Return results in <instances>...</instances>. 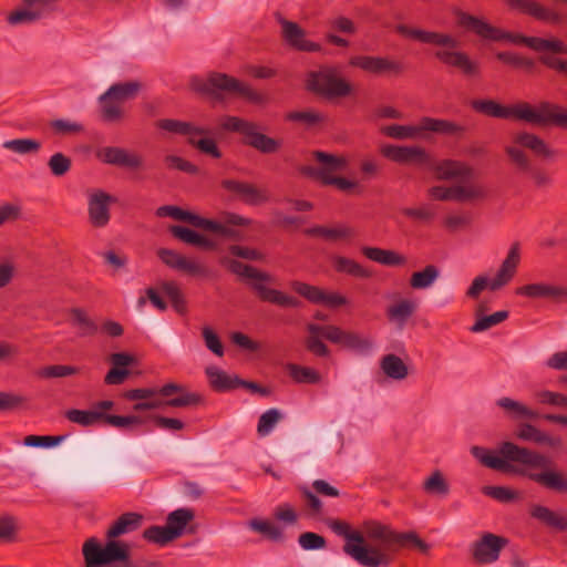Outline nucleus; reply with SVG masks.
Listing matches in <instances>:
<instances>
[{
    "mask_svg": "<svg viewBox=\"0 0 567 567\" xmlns=\"http://www.w3.org/2000/svg\"><path fill=\"white\" fill-rule=\"evenodd\" d=\"M434 55L443 64L457 69L465 78L475 79L481 75L480 63L463 51L439 50Z\"/></svg>",
    "mask_w": 567,
    "mask_h": 567,
    "instance_id": "obj_18",
    "label": "nucleus"
},
{
    "mask_svg": "<svg viewBox=\"0 0 567 567\" xmlns=\"http://www.w3.org/2000/svg\"><path fill=\"white\" fill-rule=\"evenodd\" d=\"M177 219L188 221L194 227L200 228L204 233L213 235L218 238H233L240 237L239 227L248 225V218L238 215H227L228 218L224 220H213L203 217L202 215H171Z\"/></svg>",
    "mask_w": 567,
    "mask_h": 567,
    "instance_id": "obj_11",
    "label": "nucleus"
},
{
    "mask_svg": "<svg viewBox=\"0 0 567 567\" xmlns=\"http://www.w3.org/2000/svg\"><path fill=\"white\" fill-rule=\"evenodd\" d=\"M515 293L529 299H567V287L547 282H533L516 288Z\"/></svg>",
    "mask_w": 567,
    "mask_h": 567,
    "instance_id": "obj_27",
    "label": "nucleus"
},
{
    "mask_svg": "<svg viewBox=\"0 0 567 567\" xmlns=\"http://www.w3.org/2000/svg\"><path fill=\"white\" fill-rule=\"evenodd\" d=\"M223 264L226 265L233 274H235L241 278L248 279V280L250 278H262L264 277V275L261 274V270H259L252 266L243 264L236 259L224 258Z\"/></svg>",
    "mask_w": 567,
    "mask_h": 567,
    "instance_id": "obj_60",
    "label": "nucleus"
},
{
    "mask_svg": "<svg viewBox=\"0 0 567 567\" xmlns=\"http://www.w3.org/2000/svg\"><path fill=\"white\" fill-rule=\"evenodd\" d=\"M326 332L327 340L359 354H367L373 348L371 339L359 332L346 331L337 326H329Z\"/></svg>",
    "mask_w": 567,
    "mask_h": 567,
    "instance_id": "obj_16",
    "label": "nucleus"
},
{
    "mask_svg": "<svg viewBox=\"0 0 567 567\" xmlns=\"http://www.w3.org/2000/svg\"><path fill=\"white\" fill-rule=\"evenodd\" d=\"M312 158L318 166L303 165L299 168V173L320 184L321 186H333L337 190L354 195L362 192V186L358 181L337 176V173L344 171L348 166V159L344 156L330 154L323 151H313Z\"/></svg>",
    "mask_w": 567,
    "mask_h": 567,
    "instance_id": "obj_5",
    "label": "nucleus"
},
{
    "mask_svg": "<svg viewBox=\"0 0 567 567\" xmlns=\"http://www.w3.org/2000/svg\"><path fill=\"white\" fill-rule=\"evenodd\" d=\"M362 251L367 258L381 265L396 266L404 262V258L392 250H385L375 247H364Z\"/></svg>",
    "mask_w": 567,
    "mask_h": 567,
    "instance_id": "obj_45",
    "label": "nucleus"
},
{
    "mask_svg": "<svg viewBox=\"0 0 567 567\" xmlns=\"http://www.w3.org/2000/svg\"><path fill=\"white\" fill-rule=\"evenodd\" d=\"M423 489L432 495L446 496L450 486L440 471H434L423 483Z\"/></svg>",
    "mask_w": 567,
    "mask_h": 567,
    "instance_id": "obj_54",
    "label": "nucleus"
},
{
    "mask_svg": "<svg viewBox=\"0 0 567 567\" xmlns=\"http://www.w3.org/2000/svg\"><path fill=\"white\" fill-rule=\"evenodd\" d=\"M281 413L278 409H269L264 412L257 424V433L259 436H267L272 432L277 423L281 419Z\"/></svg>",
    "mask_w": 567,
    "mask_h": 567,
    "instance_id": "obj_59",
    "label": "nucleus"
},
{
    "mask_svg": "<svg viewBox=\"0 0 567 567\" xmlns=\"http://www.w3.org/2000/svg\"><path fill=\"white\" fill-rule=\"evenodd\" d=\"M281 27L282 40L293 50L300 52H319L321 45L306 38V31L297 23L285 19L281 13H275Z\"/></svg>",
    "mask_w": 567,
    "mask_h": 567,
    "instance_id": "obj_14",
    "label": "nucleus"
},
{
    "mask_svg": "<svg viewBox=\"0 0 567 567\" xmlns=\"http://www.w3.org/2000/svg\"><path fill=\"white\" fill-rule=\"evenodd\" d=\"M142 84L138 81L116 83L109 87L105 96H111L123 103L134 99L141 91Z\"/></svg>",
    "mask_w": 567,
    "mask_h": 567,
    "instance_id": "obj_44",
    "label": "nucleus"
},
{
    "mask_svg": "<svg viewBox=\"0 0 567 567\" xmlns=\"http://www.w3.org/2000/svg\"><path fill=\"white\" fill-rule=\"evenodd\" d=\"M327 328H329V326H319L315 323H309L307 326L309 337L307 338L306 346L309 351L318 357H327L329 354L327 346L320 340V337L327 339Z\"/></svg>",
    "mask_w": 567,
    "mask_h": 567,
    "instance_id": "obj_36",
    "label": "nucleus"
},
{
    "mask_svg": "<svg viewBox=\"0 0 567 567\" xmlns=\"http://www.w3.org/2000/svg\"><path fill=\"white\" fill-rule=\"evenodd\" d=\"M523 148H527L536 156L545 159L555 158L558 155V151L551 148L538 135L529 132L515 134L512 138V143L504 148L509 162L518 172L527 173L536 187H549L553 184L551 176L543 168L533 167L530 158Z\"/></svg>",
    "mask_w": 567,
    "mask_h": 567,
    "instance_id": "obj_4",
    "label": "nucleus"
},
{
    "mask_svg": "<svg viewBox=\"0 0 567 567\" xmlns=\"http://www.w3.org/2000/svg\"><path fill=\"white\" fill-rule=\"evenodd\" d=\"M349 64L375 75L384 73L398 74L403 70L400 62L383 56L357 55L349 60Z\"/></svg>",
    "mask_w": 567,
    "mask_h": 567,
    "instance_id": "obj_22",
    "label": "nucleus"
},
{
    "mask_svg": "<svg viewBox=\"0 0 567 567\" xmlns=\"http://www.w3.org/2000/svg\"><path fill=\"white\" fill-rule=\"evenodd\" d=\"M188 143L195 148H197L200 153L209 155L213 158L221 157V153L217 146V143L213 138H196V135H192L188 138Z\"/></svg>",
    "mask_w": 567,
    "mask_h": 567,
    "instance_id": "obj_63",
    "label": "nucleus"
},
{
    "mask_svg": "<svg viewBox=\"0 0 567 567\" xmlns=\"http://www.w3.org/2000/svg\"><path fill=\"white\" fill-rule=\"evenodd\" d=\"M292 289L312 303L324 305L331 308H336L347 303V298L341 296L340 293L333 291H326L305 282H292Z\"/></svg>",
    "mask_w": 567,
    "mask_h": 567,
    "instance_id": "obj_23",
    "label": "nucleus"
},
{
    "mask_svg": "<svg viewBox=\"0 0 567 567\" xmlns=\"http://www.w3.org/2000/svg\"><path fill=\"white\" fill-rule=\"evenodd\" d=\"M261 274L264 275L262 278H250L249 280L251 281V288L257 292L258 297L262 301L275 303L281 307L295 308L299 306L300 302L295 297L285 295L279 290L269 288L267 286V282H270L272 280V277L265 271H261Z\"/></svg>",
    "mask_w": 567,
    "mask_h": 567,
    "instance_id": "obj_21",
    "label": "nucleus"
},
{
    "mask_svg": "<svg viewBox=\"0 0 567 567\" xmlns=\"http://www.w3.org/2000/svg\"><path fill=\"white\" fill-rule=\"evenodd\" d=\"M454 16L456 18L457 27L462 28L465 31L473 32L477 37L483 40L489 41H509L514 44H523L522 39H526V35L523 34H514L511 32L503 31L484 19L470 14L460 9L454 11Z\"/></svg>",
    "mask_w": 567,
    "mask_h": 567,
    "instance_id": "obj_12",
    "label": "nucleus"
},
{
    "mask_svg": "<svg viewBox=\"0 0 567 567\" xmlns=\"http://www.w3.org/2000/svg\"><path fill=\"white\" fill-rule=\"evenodd\" d=\"M3 147L18 154H30L39 152L41 143L32 138H17L6 141Z\"/></svg>",
    "mask_w": 567,
    "mask_h": 567,
    "instance_id": "obj_61",
    "label": "nucleus"
},
{
    "mask_svg": "<svg viewBox=\"0 0 567 567\" xmlns=\"http://www.w3.org/2000/svg\"><path fill=\"white\" fill-rule=\"evenodd\" d=\"M248 525L252 530L261 534L270 540L279 542L282 539L281 528L269 520L255 518L251 519Z\"/></svg>",
    "mask_w": 567,
    "mask_h": 567,
    "instance_id": "obj_55",
    "label": "nucleus"
},
{
    "mask_svg": "<svg viewBox=\"0 0 567 567\" xmlns=\"http://www.w3.org/2000/svg\"><path fill=\"white\" fill-rule=\"evenodd\" d=\"M65 417L78 425L87 427L97 424L99 422H104L105 413L101 411L92 410H79V409H70L65 412Z\"/></svg>",
    "mask_w": 567,
    "mask_h": 567,
    "instance_id": "obj_42",
    "label": "nucleus"
},
{
    "mask_svg": "<svg viewBox=\"0 0 567 567\" xmlns=\"http://www.w3.org/2000/svg\"><path fill=\"white\" fill-rule=\"evenodd\" d=\"M398 33L406 38H411L421 43L433 44L436 47H445L449 49H455L458 42L454 37L447 33L425 31L421 29L410 28L405 24H399L396 27Z\"/></svg>",
    "mask_w": 567,
    "mask_h": 567,
    "instance_id": "obj_24",
    "label": "nucleus"
},
{
    "mask_svg": "<svg viewBox=\"0 0 567 567\" xmlns=\"http://www.w3.org/2000/svg\"><path fill=\"white\" fill-rule=\"evenodd\" d=\"M158 258L167 267L196 278H207L210 275L209 268L196 258L186 257L175 250L161 248L157 251Z\"/></svg>",
    "mask_w": 567,
    "mask_h": 567,
    "instance_id": "obj_13",
    "label": "nucleus"
},
{
    "mask_svg": "<svg viewBox=\"0 0 567 567\" xmlns=\"http://www.w3.org/2000/svg\"><path fill=\"white\" fill-rule=\"evenodd\" d=\"M261 274L264 275L262 278H250L249 280L251 281V288L257 292L258 297L262 301L275 303L281 307L295 308L299 306L300 302L295 297L285 295L279 290L269 288L267 286V282H270L272 280V277L265 271H261Z\"/></svg>",
    "mask_w": 567,
    "mask_h": 567,
    "instance_id": "obj_20",
    "label": "nucleus"
},
{
    "mask_svg": "<svg viewBox=\"0 0 567 567\" xmlns=\"http://www.w3.org/2000/svg\"><path fill=\"white\" fill-rule=\"evenodd\" d=\"M505 2L512 10L529 16L537 21L549 24L567 23V18L564 19L558 11L536 0H505Z\"/></svg>",
    "mask_w": 567,
    "mask_h": 567,
    "instance_id": "obj_15",
    "label": "nucleus"
},
{
    "mask_svg": "<svg viewBox=\"0 0 567 567\" xmlns=\"http://www.w3.org/2000/svg\"><path fill=\"white\" fill-rule=\"evenodd\" d=\"M332 264H333L334 269L338 272H343V274H347V275H350V276H353L357 278L371 277V272L368 269H365L360 264H358L357 261H354L350 258L342 257V256H334L332 258Z\"/></svg>",
    "mask_w": 567,
    "mask_h": 567,
    "instance_id": "obj_46",
    "label": "nucleus"
},
{
    "mask_svg": "<svg viewBox=\"0 0 567 567\" xmlns=\"http://www.w3.org/2000/svg\"><path fill=\"white\" fill-rule=\"evenodd\" d=\"M164 295L171 300L174 309L183 313L186 310V301L179 286L174 281H166L161 285Z\"/></svg>",
    "mask_w": 567,
    "mask_h": 567,
    "instance_id": "obj_56",
    "label": "nucleus"
},
{
    "mask_svg": "<svg viewBox=\"0 0 567 567\" xmlns=\"http://www.w3.org/2000/svg\"><path fill=\"white\" fill-rule=\"evenodd\" d=\"M142 522L141 514L124 513L106 530L104 545L95 537L86 539L82 546L85 567H102L115 563H121L123 567H134L130 559V545L116 538L138 529Z\"/></svg>",
    "mask_w": 567,
    "mask_h": 567,
    "instance_id": "obj_2",
    "label": "nucleus"
},
{
    "mask_svg": "<svg viewBox=\"0 0 567 567\" xmlns=\"http://www.w3.org/2000/svg\"><path fill=\"white\" fill-rule=\"evenodd\" d=\"M454 202L466 203L474 202L485 196V189L475 184L453 186Z\"/></svg>",
    "mask_w": 567,
    "mask_h": 567,
    "instance_id": "obj_51",
    "label": "nucleus"
},
{
    "mask_svg": "<svg viewBox=\"0 0 567 567\" xmlns=\"http://www.w3.org/2000/svg\"><path fill=\"white\" fill-rule=\"evenodd\" d=\"M194 89L208 94L214 99H223V94L245 99L254 104H264L267 96L256 91L249 84L237 80L226 73L215 72L208 75L207 80L199 83L194 82Z\"/></svg>",
    "mask_w": 567,
    "mask_h": 567,
    "instance_id": "obj_7",
    "label": "nucleus"
},
{
    "mask_svg": "<svg viewBox=\"0 0 567 567\" xmlns=\"http://www.w3.org/2000/svg\"><path fill=\"white\" fill-rule=\"evenodd\" d=\"M471 452L486 467L520 474L546 488L567 493V478L551 468V460L545 454L512 442L502 443L498 454L481 446H473Z\"/></svg>",
    "mask_w": 567,
    "mask_h": 567,
    "instance_id": "obj_1",
    "label": "nucleus"
},
{
    "mask_svg": "<svg viewBox=\"0 0 567 567\" xmlns=\"http://www.w3.org/2000/svg\"><path fill=\"white\" fill-rule=\"evenodd\" d=\"M305 233L308 236L322 237L332 241L348 239L355 235L354 228L347 224H337L334 226H316L307 228Z\"/></svg>",
    "mask_w": 567,
    "mask_h": 567,
    "instance_id": "obj_30",
    "label": "nucleus"
},
{
    "mask_svg": "<svg viewBox=\"0 0 567 567\" xmlns=\"http://www.w3.org/2000/svg\"><path fill=\"white\" fill-rule=\"evenodd\" d=\"M520 262V248L518 244H513L508 249L506 258L503 260L496 276L488 279L486 276H477L473 279L471 286L466 291V296L471 299H476L485 289L492 291L499 290L511 282L516 275L517 268Z\"/></svg>",
    "mask_w": 567,
    "mask_h": 567,
    "instance_id": "obj_9",
    "label": "nucleus"
},
{
    "mask_svg": "<svg viewBox=\"0 0 567 567\" xmlns=\"http://www.w3.org/2000/svg\"><path fill=\"white\" fill-rule=\"evenodd\" d=\"M171 233L185 244L203 249H214L216 243L204 234L184 226H172Z\"/></svg>",
    "mask_w": 567,
    "mask_h": 567,
    "instance_id": "obj_32",
    "label": "nucleus"
},
{
    "mask_svg": "<svg viewBox=\"0 0 567 567\" xmlns=\"http://www.w3.org/2000/svg\"><path fill=\"white\" fill-rule=\"evenodd\" d=\"M497 406L502 408L507 414L515 420L520 419H537L538 414L534 410L529 409L525 404L515 401L511 398L504 396L496 401Z\"/></svg>",
    "mask_w": 567,
    "mask_h": 567,
    "instance_id": "obj_40",
    "label": "nucleus"
},
{
    "mask_svg": "<svg viewBox=\"0 0 567 567\" xmlns=\"http://www.w3.org/2000/svg\"><path fill=\"white\" fill-rule=\"evenodd\" d=\"M496 58H497V60H499L501 62H503L505 64L512 65L517 69H522L528 73H533L536 68V63L533 59L523 56L517 53L498 52L496 54Z\"/></svg>",
    "mask_w": 567,
    "mask_h": 567,
    "instance_id": "obj_53",
    "label": "nucleus"
},
{
    "mask_svg": "<svg viewBox=\"0 0 567 567\" xmlns=\"http://www.w3.org/2000/svg\"><path fill=\"white\" fill-rule=\"evenodd\" d=\"M306 87L308 91L327 100L346 97L352 92L351 84L339 76L336 68L330 66L309 72Z\"/></svg>",
    "mask_w": 567,
    "mask_h": 567,
    "instance_id": "obj_10",
    "label": "nucleus"
},
{
    "mask_svg": "<svg viewBox=\"0 0 567 567\" xmlns=\"http://www.w3.org/2000/svg\"><path fill=\"white\" fill-rule=\"evenodd\" d=\"M329 527L338 536H342L347 542L343 551L363 567H388L392 557L378 546H368L364 536L359 530L351 529L346 522L333 519Z\"/></svg>",
    "mask_w": 567,
    "mask_h": 567,
    "instance_id": "obj_6",
    "label": "nucleus"
},
{
    "mask_svg": "<svg viewBox=\"0 0 567 567\" xmlns=\"http://www.w3.org/2000/svg\"><path fill=\"white\" fill-rule=\"evenodd\" d=\"M421 128H424V131L445 135H460L465 131L464 126L455 122L434 117L421 118Z\"/></svg>",
    "mask_w": 567,
    "mask_h": 567,
    "instance_id": "obj_35",
    "label": "nucleus"
},
{
    "mask_svg": "<svg viewBox=\"0 0 567 567\" xmlns=\"http://www.w3.org/2000/svg\"><path fill=\"white\" fill-rule=\"evenodd\" d=\"M426 167L431 168L436 178L442 181L467 179L473 174V169L468 165L454 159H443L437 163L430 159V165Z\"/></svg>",
    "mask_w": 567,
    "mask_h": 567,
    "instance_id": "obj_28",
    "label": "nucleus"
},
{
    "mask_svg": "<svg viewBox=\"0 0 567 567\" xmlns=\"http://www.w3.org/2000/svg\"><path fill=\"white\" fill-rule=\"evenodd\" d=\"M287 371L297 383L317 384L321 381L319 372L312 368L295 363L287 364Z\"/></svg>",
    "mask_w": 567,
    "mask_h": 567,
    "instance_id": "obj_48",
    "label": "nucleus"
},
{
    "mask_svg": "<svg viewBox=\"0 0 567 567\" xmlns=\"http://www.w3.org/2000/svg\"><path fill=\"white\" fill-rule=\"evenodd\" d=\"M143 538L148 543L156 544L158 546H165L168 543L175 540L172 532L164 526H151L143 532Z\"/></svg>",
    "mask_w": 567,
    "mask_h": 567,
    "instance_id": "obj_58",
    "label": "nucleus"
},
{
    "mask_svg": "<svg viewBox=\"0 0 567 567\" xmlns=\"http://www.w3.org/2000/svg\"><path fill=\"white\" fill-rule=\"evenodd\" d=\"M101 103V117L104 122L115 123L123 118V110L121 102L111 96H105V93L100 97Z\"/></svg>",
    "mask_w": 567,
    "mask_h": 567,
    "instance_id": "obj_47",
    "label": "nucleus"
},
{
    "mask_svg": "<svg viewBox=\"0 0 567 567\" xmlns=\"http://www.w3.org/2000/svg\"><path fill=\"white\" fill-rule=\"evenodd\" d=\"M380 367L383 373L393 380H403L409 371L402 359L395 354H386L382 358Z\"/></svg>",
    "mask_w": 567,
    "mask_h": 567,
    "instance_id": "obj_41",
    "label": "nucleus"
},
{
    "mask_svg": "<svg viewBox=\"0 0 567 567\" xmlns=\"http://www.w3.org/2000/svg\"><path fill=\"white\" fill-rule=\"evenodd\" d=\"M156 125L161 130H164V131H167L171 133H175V134H179V135H185V136H188V138L192 135L208 134V130H206L204 127H198V126L193 125L189 122H183V121H178V120H172V118L159 120Z\"/></svg>",
    "mask_w": 567,
    "mask_h": 567,
    "instance_id": "obj_34",
    "label": "nucleus"
},
{
    "mask_svg": "<svg viewBox=\"0 0 567 567\" xmlns=\"http://www.w3.org/2000/svg\"><path fill=\"white\" fill-rule=\"evenodd\" d=\"M530 516L540 520L549 527L556 528L558 530L567 529V518L553 512L546 506L543 505H534L530 508Z\"/></svg>",
    "mask_w": 567,
    "mask_h": 567,
    "instance_id": "obj_37",
    "label": "nucleus"
},
{
    "mask_svg": "<svg viewBox=\"0 0 567 567\" xmlns=\"http://www.w3.org/2000/svg\"><path fill=\"white\" fill-rule=\"evenodd\" d=\"M419 308V302L412 298H401L396 302L386 308L388 320L396 326L399 329L405 327L406 322Z\"/></svg>",
    "mask_w": 567,
    "mask_h": 567,
    "instance_id": "obj_29",
    "label": "nucleus"
},
{
    "mask_svg": "<svg viewBox=\"0 0 567 567\" xmlns=\"http://www.w3.org/2000/svg\"><path fill=\"white\" fill-rule=\"evenodd\" d=\"M363 530L369 539L382 542L384 547L380 548L389 554L386 547L394 544L395 532L377 522H365L363 524Z\"/></svg>",
    "mask_w": 567,
    "mask_h": 567,
    "instance_id": "obj_38",
    "label": "nucleus"
},
{
    "mask_svg": "<svg viewBox=\"0 0 567 567\" xmlns=\"http://www.w3.org/2000/svg\"><path fill=\"white\" fill-rule=\"evenodd\" d=\"M221 128L228 132L239 133L244 136V144L262 154H272L280 150L281 141L272 138L259 132V125L255 122L238 116L227 115L221 120Z\"/></svg>",
    "mask_w": 567,
    "mask_h": 567,
    "instance_id": "obj_8",
    "label": "nucleus"
},
{
    "mask_svg": "<svg viewBox=\"0 0 567 567\" xmlns=\"http://www.w3.org/2000/svg\"><path fill=\"white\" fill-rule=\"evenodd\" d=\"M195 513L190 508H177L171 512L166 518V526L175 539L185 534L187 525L194 519Z\"/></svg>",
    "mask_w": 567,
    "mask_h": 567,
    "instance_id": "obj_33",
    "label": "nucleus"
},
{
    "mask_svg": "<svg viewBox=\"0 0 567 567\" xmlns=\"http://www.w3.org/2000/svg\"><path fill=\"white\" fill-rule=\"evenodd\" d=\"M70 322L80 337L93 336L97 331V324L89 317L82 308H72L70 310Z\"/></svg>",
    "mask_w": 567,
    "mask_h": 567,
    "instance_id": "obj_39",
    "label": "nucleus"
},
{
    "mask_svg": "<svg viewBox=\"0 0 567 567\" xmlns=\"http://www.w3.org/2000/svg\"><path fill=\"white\" fill-rule=\"evenodd\" d=\"M424 128H421V121L417 125H399L392 124L382 128V132L392 138L406 140L417 137Z\"/></svg>",
    "mask_w": 567,
    "mask_h": 567,
    "instance_id": "obj_50",
    "label": "nucleus"
},
{
    "mask_svg": "<svg viewBox=\"0 0 567 567\" xmlns=\"http://www.w3.org/2000/svg\"><path fill=\"white\" fill-rule=\"evenodd\" d=\"M471 107L477 113L495 118H514L533 126H556L567 131V110L550 101H540L536 105L518 102L506 106L494 100H473Z\"/></svg>",
    "mask_w": 567,
    "mask_h": 567,
    "instance_id": "obj_3",
    "label": "nucleus"
},
{
    "mask_svg": "<svg viewBox=\"0 0 567 567\" xmlns=\"http://www.w3.org/2000/svg\"><path fill=\"white\" fill-rule=\"evenodd\" d=\"M439 277L440 269L435 265H427L422 270L411 275L410 286L416 290L427 289L433 286Z\"/></svg>",
    "mask_w": 567,
    "mask_h": 567,
    "instance_id": "obj_43",
    "label": "nucleus"
},
{
    "mask_svg": "<svg viewBox=\"0 0 567 567\" xmlns=\"http://www.w3.org/2000/svg\"><path fill=\"white\" fill-rule=\"evenodd\" d=\"M145 422L140 415H113L106 414L104 415V423L121 430H132L136 425H141Z\"/></svg>",
    "mask_w": 567,
    "mask_h": 567,
    "instance_id": "obj_57",
    "label": "nucleus"
},
{
    "mask_svg": "<svg viewBox=\"0 0 567 567\" xmlns=\"http://www.w3.org/2000/svg\"><path fill=\"white\" fill-rule=\"evenodd\" d=\"M508 315L509 313L506 310L496 311L489 316H481L477 312L475 323L471 327V331L475 333L486 331L505 321L508 318Z\"/></svg>",
    "mask_w": 567,
    "mask_h": 567,
    "instance_id": "obj_52",
    "label": "nucleus"
},
{
    "mask_svg": "<svg viewBox=\"0 0 567 567\" xmlns=\"http://www.w3.org/2000/svg\"><path fill=\"white\" fill-rule=\"evenodd\" d=\"M116 202V197L105 193L104 190H93L89 197V213H109L112 204Z\"/></svg>",
    "mask_w": 567,
    "mask_h": 567,
    "instance_id": "obj_49",
    "label": "nucleus"
},
{
    "mask_svg": "<svg viewBox=\"0 0 567 567\" xmlns=\"http://www.w3.org/2000/svg\"><path fill=\"white\" fill-rule=\"evenodd\" d=\"M221 186L247 204L258 205L269 199V194L266 188H259L250 183L225 179L221 182Z\"/></svg>",
    "mask_w": 567,
    "mask_h": 567,
    "instance_id": "obj_25",
    "label": "nucleus"
},
{
    "mask_svg": "<svg viewBox=\"0 0 567 567\" xmlns=\"http://www.w3.org/2000/svg\"><path fill=\"white\" fill-rule=\"evenodd\" d=\"M381 153L399 164H416L424 167L430 165V155L420 146L386 145L382 147Z\"/></svg>",
    "mask_w": 567,
    "mask_h": 567,
    "instance_id": "obj_19",
    "label": "nucleus"
},
{
    "mask_svg": "<svg viewBox=\"0 0 567 567\" xmlns=\"http://www.w3.org/2000/svg\"><path fill=\"white\" fill-rule=\"evenodd\" d=\"M507 544V538L486 533L473 545L472 554L478 564H492L498 559L501 550Z\"/></svg>",
    "mask_w": 567,
    "mask_h": 567,
    "instance_id": "obj_17",
    "label": "nucleus"
},
{
    "mask_svg": "<svg viewBox=\"0 0 567 567\" xmlns=\"http://www.w3.org/2000/svg\"><path fill=\"white\" fill-rule=\"evenodd\" d=\"M534 398L539 404L567 409V395L565 394L549 390H539L534 393Z\"/></svg>",
    "mask_w": 567,
    "mask_h": 567,
    "instance_id": "obj_62",
    "label": "nucleus"
},
{
    "mask_svg": "<svg viewBox=\"0 0 567 567\" xmlns=\"http://www.w3.org/2000/svg\"><path fill=\"white\" fill-rule=\"evenodd\" d=\"M206 375L210 386L218 392H226L238 388L240 379L237 375L228 374L218 367L210 365L206 368Z\"/></svg>",
    "mask_w": 567,
    "mask_h": 567,
    "instance_id": "obj_31",
    "label": "nucleus"
},
{
    "mask_svg": "<svg viewBox=\"0 0 567 567\" xmlns=\"http://www.w3.org/2000/svg\"><path fill=\"white\" fill-rule=\"evenodd\" d=\"M394 544H398L402 547H414L419 549L421 553H427L430 546L423 542L414 532L409 533H395Z\"/></svg>",
    "mask_w": 567,
    "mask_h": 567,
    "instance_id": "obj_64",
    "label": "nucleus"
},
{
    "mask_svg": "<svg viewBox=\"0 0 567 567\" xmlns=\"http://www.w3.org/2000/svg\"><path fill=\"white\" fill-rule=\"evenodd\" d=\"M97 157L106 164L137 169L143 165V157L136 153H130L125 148L107 146L99 151Z\"/></svg>",
    "mask_w": 567,
    "mask_h": 567,
    "instance_id": "obj_26",
    "label": "nucleus"
}]
</instances>
